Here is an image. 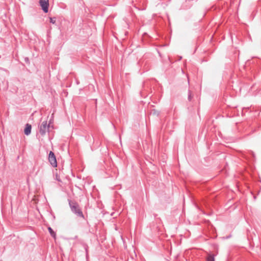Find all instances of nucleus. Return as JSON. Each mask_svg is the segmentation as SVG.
<instances>
[{
    "label": "nucleus",
    "mask_w": 261,
    "mask_h": 261,
    "mask_svg": "<svg viewBox=\"0 0 261 261\" xmlns=\"http://www.w3.org/2000/svg\"><path fill=\"white\" fill-rule=\"evenodd\" d=\"M69 204L71 211L77 215V217L84 219V216L80 207L79 204L75 201L70 200Z\"/></svg>",
    "instance_id": "obj_1"
},
{
    "label": "nucleus",
    "mask_w": 261,
    "mask_h": 261,
    "mask_svg": "<svg viewBox=\"0 0 261 261\" xmlns=\"http://www.w3.org/2000/svg\"><path fill=\"white\" fill-rule=\"evenodd\" d=\"M56 22V19L55 17H50V22L53 23V24H55Z\"/></svg>",
    "instance_id": "obj_8"
},
{
    "label": "nucleus",
    "mask_w": 261,
    "mask_h": 261,
    "mask_svg": "<svg viewBox=\"0 0 261 261\" xmlns=\"http://www.w3.org/2000/svg\"><path fill=\"white\" fill-rule=\"evenodd\" d=\"M48 230L50 235L55 239H56V233L50 227H48Z\"/></svg>",
    "instance_id": "obj_7"
},
{
    "label": "nucleus",
    "mask_w": 261,
    "mask_h": 261,
    "mask_svg": "<svg viewBox=\"0 0 261 261\" xmlns=\"http://www.w3.org/2000/svg\"><path fill=\"white\" fill-rule=\"evenodd\" d=\"M56 179L59 182H62L60 175H58L57 173L56 174Z\"/></svg>",
    "instance_id": "obj_9"
},
{
    "label": "nucleus",
    "mask_w": 261,
    "mask_h": 261,
    "mask_svg": "<svg viewBox=\"0 0 261 261\" xmlns=\"http://www.w3.org/2000/svg\"><path fill=\"white\" fill-rule=\"evenodd\" d=\"M48 161L53 167H56L57 166V162L56 157L54 153L50 151L48 155Z\"/></svg>",
    "instance_id": "obj_3"
},
{
    "label": "nucleus",
    "mask_w": 261,
    "mask_h": 261,
    "mask_svg": "<svg viewBox=\"0 0 261 261\" xmlns=\"http://www.w3.org/2000/svg\"><path fill=\"white\" fill-rule=\"evenodd\" d=\"M216 255L211 253H207L206 257V261H215V256Z\"/></svg>",
    "instance_id": "obj_6"
},
{
    "label": "nucleus",
    "mask_w": 261,
    "mask_h": 261,
    "mask_svg": "<svg viewBox=\"0 0 261 261\" xmlns=\"http://www.w3.org/2000/svg\"><path fill=\"white\" fill-rule=\"evenodd\" d=\"M31 129H32V126L31 124L27 123L25 125L24 129V134L28 136L31 133Z\"/></svg>",
    "instance_id": "obj_5"
},
{
    "label": "nucleus",
    "mask_w": 261,
    "mask_h": 261,
    "mask_svg": "<svg viewBox=\"0 0 261 261\" xmlns=\"http://www.w3.org/2000/svg\"><path fill=\"white\" fill-rule=\"evenodd\" d=\"M39 4L42 8V9L45 13L48 11V0H39Z\"/></svg>",
    "instance_id": "obj_4"
},
{
    "label": "nucleus",
    "mask_w": 261,
    "mask_h": 261,
    "mask_svg": "<svg viewBox=\"0 0 261 261\" xmlns=\"http://www.w3.org/2000/svg\"><path fill=\"white\" fill-rule=\"evenodd\" d=\"M189 99L190 100L191 99V94L190 93H189Z\"/></svg>",
    "instance_id": "obj_10"
},
{
    "label": "nucleus",
    "mask_w": 261,
    "mask_h": 261,
    "mask_svg": "<svg viewBox=\"0 0 261 261\" xmlns=\"http://www.w3.org/2000/svg\"><path fill=\"white\" fill-rule=\"evenodd\" d=\"M49 124H47V121H43L39 126V133L41 136H43L48 131Z\"/></svg>",
    "instance_id": "obj_2"
}]
</instances>
